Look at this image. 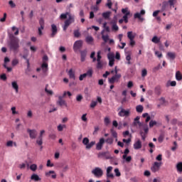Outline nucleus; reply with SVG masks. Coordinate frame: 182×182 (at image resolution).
<instances>
[{
	"label": "nucleus",
	"mask_w": 182,
	"mask_h": 182,
	"mask_svg": "<svg viewBox=\"0 0 182 182\" xmlns=\"http://www.w3.org/2000/svg\"><path fill=\"white\" fill-rule=\"evenodd\" d=\"M9 47L10 50H12L14 53H18V50H19V38L15 37V36H11L10 37Z\"/></svg>",
	"instance_id": "obj_1"
},
{
	"label": "nucleus",
	"mask_w": 182,
	"mask_h": 182,
	"mask_svg": "<svg viewBox=\"0 0 182 182\" xmlns=\"http://www.w3.org/2000/svg\"><path fill=\"white\" fill-rule=\"evenodd\" d=\"M117 72H119L117 66H115V75L108 80L109 83L111 85H113V83L116 82H119L120 77H122V74L117 73Z\"/></svg>",
	"instance_id": "obj_2"
},
{
	"label": "nucleus",
	"mask_w": 182,
	"mask_h": 182,
	"mask_svg": "<svg viewBox=\"0 0 182 182\" xmlns=\"http://www.w3.org/2000/svg\"><path fill=\"white\" fill-rule=\"evenodd\" d=\"M118 110H120L118 112V116H119V117H129L131 114L130 109H125L123 107H119Z\"/></svg>",
	"instance_id": "obj_3"
},
{
	"label": "nucleus",
	"mask_w": 182,
	"mask_h": 182,
	"mask_svg": "<svg viewBox=\"0 0 182 182\" xmlns=\"http://www.w3.org/2000/svg\"><path fill=\"white\" fill-rule=\"evenodd\" d=\"M82 144L84 146H86L85 149H87V150H90V149H92L96 144V141H92L89 143V138L85 137L82 139Z\"/></svg>",
	"instance_id": "obj_4"
},
{
	"label": "nucleus",
	"mask_w": 182,
	"mask_h": 182,
	"mask_svg": "<svg viewBox=\"0 0 182 182\" xmlns=\"http://www.w3.org/2000/svg\"><path fill=\"white\" fill-rule=\"evenodd\" d=\"M98 159H105V160H110L112 159V156H110V153L109 151L100 152L97 154Z\"/></svg>",
	"instance_id": "obj_5"
},
{
	"label": "nucleus",
	"mask_w": 182,
	"mask_h": 182,
	"mask_svg": "<svg viewBox=\"0 0 182 182\" xmlns=\"http://www.w3.org/2000/svg\"><path fill=\"white\" fill-rule=\"evenodd\" d=\"M161 164H163L161 162H154L152 164V166L151 167V170L152 173H157L160 170V168L161 167Z\"/></svg>",
	"instance_id": "obj_6"
},
{
	"label": "nucleus",
	"mask_w": 182,
	"mask_h": 182,
	"mask_svg": "<svg viewBox=\"0 0 182 182\" xmlns=\"http://www.w3.org/2000/svg\"><path fill=\"white\" fill-rule=\"evenodd\" d=\"M87 76L88 77H92V76H93V70L92 69L88 70L87 71V73H85L84 74H81L79 77V80H80V82H82V80L85 79Z\"/></svg>",
	"instance_id": "obj_7"
},
{
	"label": "nucleus",
	"mask_w": 182,
	"mask_h": 182,
	"mask_svg": "<svg viewBox=\"0 0 182 182\" xmlns=\"http://www.w3.org/2000/svg\"><path fill=\"white\" fill-rule=\"evenodd\" d=\"M122 12L124 14V22H125V23H127V22H129V15H130V11H129V8L122 9Z\"/></svg>",
	"instance_id": "obj_8"
},
{
	"label": "nucleus",
	"mask_w": 182,
	"mask_h": 182,
	"mask_svg": "<svg viewBox=\"0 0 182 182\" xmlns=\"http://www.w3.org/2000/svg\"><path fill=\"white\" fill-rule=\"evenodd\" d=\"M92 174L95 176V177H102L103 176V170L102 168L97 167L92 171Z\"/></svg>",
	"instance_id": "obj_9"
},
{
	"label": "nucleus",
	"mask_w": 182,
	"mask_h": 182,
	"mask_svg": "<svg viewBox=\"0 0 182 182\" xmlns=\"http://www.w3.org/2000/svg\"><path fill=\"white\" fill-rule=\"evenodd\" d=\"M43 134H45V130L43 129L40 132V135L36 139V144L38 146H42V144H43Z\"/></svg>",
	"instance_id": "obj_10"
},
{
	"label": "nucleus",
	"mask_w": 182,
	"mask_h": 182,
	"mask_svg": "<svg viewBox=\"0 0 182 182\" xmlns=\"http://www.w3.org/2000/svg\"><path fill=\"white\" fill-rule=\"evenodd\" d=\"M107 58L109 60V66L111 68L113 67V65H114V53H109L107 54Z\"/></svg>",
	"instance_id": "obj_11"
},
{
	"label": "nucleus",
	"mask_w": 182,
	"mask_h": 182,
	"mask_svg": "<svg viewBox=\"0 0 182 182\" xmlns=\"http://www.w3.org/2000/svg\"><path fill=\"white\" fill-rule=\"evenodd\" d=\"M82 46H83V41H82V40L75 41L73 45L74 51L76 52L77 50H79Z\"/></svg>",
	"instance_id": "obj_12"
},
{
	"label": "nucleus",
	"mask_w": 182,
	"mask_h": 182,
	"mask_svg": "<svg viewBox=\"0 0 182 182\" xmlns=\"http://www.w3.org/2000/svg\"><path fill=\"white\" fill-rule=\"evenodd\" d=\"M63 96H59L58 97V100L57 101V105H58V106H60L62 107V106H65V107H68V103H66V101L65 100H63Z\"/></svg>",
	"instance_id": "obj_13"
},
{
	"label": "nucleus",
	"mask_w": 182,
	"mask_h": 182,
	"mask_svg": "<svg viewBox=\"0 0 182 182\" xmlns=\"http://www.w3.org/2000/svg\"><path fill=\"white\" fill-rule=\"evenodd\" d=\"M39 25H40V27L38 28V35L41 36L42 31H43L45 28V21L43 20V18H40Z\"/></svg>",
	"instance_id": "obj_14"
},
{
	"label": "nucleus",
	"mask_w": 182,
	"mask_h": 182,
	"mask_svg": "<svg viewBox=\"0 0 182 182\" xmlns=\"http://www.w3.org/2000/svg\"><path fill=\"white\" fill-rule=\"evenodd\" d=\"M27 132L29 134L30 138L31 139H36V136H38V132L36 129H27Z\"/></svg>",
	"instance_id": "obj_15"
},
{
	"label": "nucleus",
	"mask_w": 182,
	"mask_h": 182,
	"mask_svg": "<svg viewBox=\"0 0 182 182\" xmlns=\"http://www.w3.org/2000/svg\"><path fill=\"white\" fill-rule=\"evenodd\" d=\"M73 22H75V16L69 15L68 19L65 20L64 25L70 26Z\"/></svg>",
	"instance_id": "obj_16"
},
{
	"label": "nucleus",
	"mask_w": 182,
	"mask_h": 182,
	"mask_svg": "<svg viewBox=\"0 0 182 182\" xmlns=\"http://www.w3.org/2000/svg\"><path fill=\"white\" fill-rule=\"evenodd\" d=\"M112 171H113L112 166L107 167V173H106L107 178H114V175L112 173Z\"/></svg>",
	"instance_id": "obj_17"
},
{
	"label": "nucleus",
	"mask_w": 182,
	"mask_h": 182,
	"mask_svg": "<svg viewBox=\"0 0 182 182\" xmlns=\"http://www.w3.org/2000/svg\"><path fill=\"white\" fill-rule=\"evenodd\" d=\"M146 14V11L141 10L140 13H136L134 15V18L139 19V21H144V18H141V15H144Z\"/></svg>",
	"instance_id": "obj_18"
},
{
	"label": "nucleus",
	"mask_w": 182,
	"mask_h": 182,
	"mask_svg": "<svg viewBox=\"0 0 182 182\" xmlns=\"http://www.w3.org/2000/svg\"><path fill=\"white\" fill-rule=\"evenodd\" d=\"M104 144H105V138H101L99 142L96 145V149L102 150Z\"/></svg>",
	"instance_id": "obj_19"
},
{
	"label": "nucleus",
	"mask_w": 182,
	"mask_h": 182,
	"mask_svg": "<svg viewBox=\"0 0 182 182\" xmlns=\"http://www.w3.org/2000/svg\"><path fill=\"white\" fill-rule=\"evenodd\" d=\"M80 52L81 62H85L86 60V56L87 55V50L85 49Z\"/></svg>",
	"instance_id": "obj_20"
},
{
	"label": "nucleus",
	"mask_w": 182,
	"mask_h": 182,
	"mask_svg": "<svg viewBox=\"0 0 182 182\" xmlns=\"http://www.w3.org/2000/svg\"><path fill=\"white\" fill-rule=\"evenodd\" d=\"M45 174L46 177H50L51 176V178H56V173L55 171H49L48 172H46Z\"/></svg>",
	"instance_id": "obj_21"
},
{
	"label": "nucleus",
	"mask_w": 182,
	"mask_h": 182,
	"mask_svg": "<svg viewBox=\"0 0 182 182\" xmlns=\"http://www.w3.org/2000/svg\"><path fill=\"white\" fill-rule=\"evenodd\" d=\"M51 31H52L51 38H53L55 35L58 33V27H56V25L55 24L51 25Z\"/></svg>",
	"instance_id": "obj_22"
},
{
	"label": "nucleus",
	"mask_w": 182,
	"mask_h": 182,
	"mask_svg": "<svg viewBox=\"0 0 182 182\" xmlns=\"http://www.w3.org/2000/svg\"><path fill=\"white\" fill-rule=\"evenodd\" d=\"M11 86L13 89H14L16 93H18L19 92V85H18V82L16 81H13L11 82Z\"/></svg>",
	"instance_id": "obj_23"
},
{
	"label": "nucleus",
	"mask_w": 182,
	"mask_h": 182,
	"mask_svg": "<svg viewBox=\"0 0 182 182\" xmlns=\"http://www.w3.org/2000/svg\"><path fill=\"white\" fill-rule=\"evenodd\" d=\"M141 141L139 139L134 144V150H139V149H141Z\"/></svg>",
	"instance_id": "obj_24"
},
{
	"label": "nucleus",
	"mask_w": 182,
	"mask_h": 182,
	"mask_svg": "<svg viewBox=\"0 0 182 182\" xmlns=\"http://www.w3.org/2000/svg\"><path fill=\"white\" fill-rule=\"evenodd\" d=\"M48 63L46 62H43V64L41 65V69L43 73H46V72H48Z\"/></svg>",
	"instance_id": "obj_25"
},
{
	"label": "nucleus",
	"mask_w": 182,
	"mask_h": 182,
	"mask_svg": "<svg viewBox=\"0 0 182 182\" xmlns=\"http://www.w3.org/2000/svg\"><path fill=\"white\" fill-rule=\"evenodd\" d=\"M134 126H137L139 124V127H141V122H140V117H136L133 123Z\"/></svg>",
	"instance_id": "obj_26"
},
{
	"label": "nucleus",
	"mask_w": 182,
	"mask_h": 182,
	"mask_svg": "<svg viewBox=\"0 0 182 182\" xmlns=\"http://www.w3.org/2000/svg\"><path fill=\"white\" fill-rule=\"evenodd\" d=\"M127 38L129 41H132L136 38V34L133 33V31H128L127 32Z\"/></svg>",
	"instance_id": "obj_27"
},
{
	"label": "nucleus",
	"mask_w": 182,
	"mask_h": 182,
	"mask_svg": "<svg viewBox=\"0 0 182 182\" xmlns=\"http://www.w3.org/2000/svg\"><path fill=\"white\" fill-rule=\"evenodd\" d=\"M154 92L158 95L160 96L161 95V87L160 85H158L155 87L154 88Z\"/></svg>",
	"instance_id": "obj_28"
},
{
	"label": "nucleus",
	"mask_w": 182,
	"mask_h": 182,
	"mask_svg": "<svg viewBox=\"0 0 182 182\" xmlns=\"http://www.w3.org/2000/svg\"><path fill=\"white\" fill-rule=\"evenodd\" d=\"M160 40L161 38L157 37V36H154L152 39H151V42H153V43H160Z\"/></svg>",
	"instance_id": "obj_29"
},
{
	"label": "nucleus",
	"mask_w": 182,
	"mask_h": 182,
	"mask_svg": "<svg viewBox=\"0 0 182 182\" xmlns=\"http://www.w3.org/2000/svg\"><path fill=\"white\" fill-rule=\"evenodd\" d=\"M68 75H69L70 79H73V80L75 79V72H73V70H72V69L69 70Z\"/></svg>",
	"instance_id": "obj_30"
},
{
	"label": "nucleus",
	"mask_w": 182,
	"mask_h": 182,
	"mask_svg": "<svg viewBox=\"0 0 182 182\" xmlns=\"http://www.w3.org/2000/svg\"><path fill=\"white\" fill-rule=\"evenodd\" d=\"M110 133L112 134V137H114V139H116V141H117V132L114 131V129H111Z\"/></svg>",
	"instance_id": "obj_31"
},
{
	"label": "nucleus",
	"mask_w": 182,
	"mask_h": 182,
	"mask_svg": "<svg viewBox=\"0 0 182 182\" xmlns=\"http://www.w3.org/2000/svg\"><path fill=\"white\" fill-rule=\"evenodd\" d=\"M31 178L32 180H34V181H41V178H39V176H38L36 173H33L31 176Z\"/></svg>",
	"instance_id": "obj_32"
},
{
	"label": "nucleus",
	"mask_w": 182,
	"mask_h": 182,
	"mask_svg": "<svg viewBox=\"0 0 182 182\" xmlns=\"http://www.w3.org/2000/svg\"><path fill=\"white\" fill-rule=\"evenodd\" d=\"M110 14H112L110 11L104 12L102 13V17L105 18V19H109V18H110Z\"/></svg>",
	"instance_id": "obj_33"
},
{
	"label": "nucleus",
	"mask_w": 182,
	"mask_h": 182,
	"mask_svg": "<svg viewBox=\"0 0 182 182\" xmlns=\"http://www.w3.org/2000/svg\"><path fill=\"white\" fill-rule=\"evenodd\" d=\"M176 80H182V75H181V73H180V71H177L176 73Z\"/></svg>",
	"instance_id": "obj_34"
},
{
	"label": "nucleus",
	"mask_w": 182,
	"mask_h": 182,
	"mask_svg": "<svg viewBox=\"0 0 182 182\" xmlns=\"http://www.w3.org/2000/svg\"><path fill=\"white\" fill-rule=\"evenodd\" d=\"M144 109V107H143L142 105H138L136 107V110L137 113H143Z\"/></svg>",
	"instance_id": "obj_35"
},
{
	"label": "nucleus",
	"mask_w": 182,
	"mask_h": 182,
	"mask_svg": "<svg viewBox=\"0 0 182 182\" xmlns=\"http://www.w3.org/2000/svg\"><path fill=\"white\" fill-rule=\"evenodd\" d=\"M167 56L169 57L170 59L174 60L176 59V53L168 52Z\"/></svg>",
	"instance_id": "obj_36"
},
{
	"label": "nucleus",
	"mask_w": 182,
	"mask_h": 182,
	"mask_svg": "<svg viewBox=\"0 0 182 182\" xmlns=\"http://www.w3.org/2000/svg\"><path fill=\"white\" fill-rule=\"evenodd\" d=\"M69 15H72V14H70L69 12H66L65 14H62L60 16V19H66L68 18V16L69 18Z\"/></svg>",
	"instance_id": "obj_37"
},
{
	"label": "nucleus",
	"mask_w": 182,
	"mask_h": 182,
	"mask_svg": "<svg viewBox=\"0 0 182 182\" xmlns=\"http://www.w3.org/2000/svg\"><path fill=\"white\" fill-rule=\"evenodd\" d=\"M176 169L179 173L182 172V162H179L176 164Z\"/></svg>",
	"instance_id": "obj_38"
},
{
	"label": "nucleus",
	"mask_w": 182,
	"mask_h": 182,
	"mask_svg": "<svg viewBox=\"0 0 182 182\" xmlns=\"http://www.w3.org/2000/svg\"><path fill=\"white\" fill-rule=\"evenodd\" d=\"M85 41L87 42V43H91L92 42H93V37H92V36H88L85 38Z\"/></svg>",
	"instance_id": "obj_39"
},
{
	"label": "nucleus",
	"mask_w": 182,
	"mask_h": 182,
	"mask_svg": "<svg viewBox=\"0 0 182 182\" xmlns=\"http://www.w3.org/2000/svg\"><path fill=\"white\" fill-rule=\"evenodd\" d=\"M30 170H31V171H36V170H38V166L35 164H33L30 166Z\"/></svg>",
	"instance_id": "obj_40"
},
{
	"label": "nucleus",
	"mask_w": 182,
	"mask_h": 182,
	"mask_svg": "<svg viewBox=\"0 0 182 182\" xmlns=\"http://www.w3.org/2000/svg\"><path fill=\"white\" fill-rule=\"evenodd\" d=\"M11 31H13V32H14V31H16L15 32H14V35L16 36H18V35H19V29H18V28H16V26H13L12 28H11Z\"/></svg>",
	"instance_id": "obj_41"
},
{
	"label": "nucleus",
	"mask_w": 182,
	"mask_h": 182,
	"mask_svg": "<svg viewBox=\"0 0 182 182\" xmlns=\"http://www.w3.org/2000/svg\"><path fill=\"white\" fill-rule=\"evenodd\" d=\"M65 124H59L57 127L58 132H63V129H65Z\"/></svg>",
	"instance_id": "obj_42"
},
{
	"label": "nucleus",
	"mask_w": 182,
	"mask_h": 182,
	"mask_svg": "<svg viewBox=\"0 0 182 182\" xmlns=\"http://www.w3.org/2000/svg\"><path fill=\"white\" fill-rule=\"evenodd\" d=\"M129 153H130V150H129V149L127 148L124 151V155L122 156V158L124 159V160L127 157V155Z\"/></svg>",
	"instance_id": "obj_43"
},
{
	"label": "nucleus",
	"mask_w": 182,
	"mask_h": 182,
	"mask_svg": "<svg viewBox=\"0 0 182 182\" xmlns=\"http://www.w3.org/2000/svg\"><path fill=\"white\" fill-rule=\"evenodd\" d=\"M126 60H127V65H132V62H130L132 60V55L130 54L126 56Z\"/></svg>",
	"instance_id": "obj_44"
},
{
	"label": "nucleus",
	"mask_w": 182,
	"mask_h": 182,
	"mask_svg": "<svg viewBox=\"0 0 182 182\" xmlns=\"http://www.w3.org/2000/svg\"><path fill=\"white\" fill-rule=\"evenodd\" d=\"M106 143H107V144H113V141H114V139L113 138H107L105 140Z\"/></svg>",
	"instance_id": "obj_45"
},
{
	"label": "nucleus",
	"mask_w": 182,
	"mask_h": 182,
	"mask_svg": "<svg viewBox=\"0 0 182 182\" xmlns=\"http://www.w3.org/2000/svg\"><path fill=\"white\" fill-rule=\"evenodd\" d=\"M103 28H104V29H105L106 32H110V28L109 26H107V22H105L103 23Z\"/></svg>",
	"instance_id": "obj_46"
},
{
	"label": "nucleus",
	"mask_w": 182,
	"mask_h": 182,
	"mask_svg": "<svg viewBox=\"0 0 182 182\" xmlns=\"http://www.w3.org/2000/svg\"><path fill=\"white\" fill-rule=\"evenodd\" d=\"M102 55V51H98L97 52V62L102 61L101 60H102V55Z\"/></svg>",
	"instance_id": "obj_47"
},
{
	"label": "nucleus",
	"mask_w": 182,
	"mask_h": 182,
	"mask_svg": "<svg viewBox=\"0 0 182 182\" xmlns=\"http://www.w3.org/2000/svg\"><path fill=\"white\" fill-rule=\"evenodd\" d=\"M104 122L106 126H108L109 124H110V118L106 117L104 119Z\"/></svg>",
	"instance_id": "obj_48"
},
{
	"label": "nucleus",
	"mask_w": 182,
	"mask_h": 182,
	"mask_svg": "<svg viewBox=\"0 0 182 182\" xmlns=\"http://www.w3.org/2000/svg\"><path fill=\"white\" fill-rule=\"evenodd\" d=\"M156 124H157V122L154 121V120H151L149 122V127H154V126H156Z\"/></svg>",
	"instance_id": "obj_49"
},
{
	"label": "nucleus",
	"mask_w": 182,
	"mask_h": 182,
	"mask_svg": "<svg viewBox=\"0 0 182 182\" xmlns=\"http://www.w3.org/2000/svg\"><path fill=\"white\" fill-rule=\"evenodd\" d=\"M69 170V165L68 164H65V166L63 167V173H66V171H68Z\"/></svg>",
	"instance_id": "obj_50"
},
{
	"label": "nucleus",
	"mask_w": 182,
	"mask_h": 182,
	"mask_svg": "<svg viewBox=\"0 0 182 182\" xmlns=\"http://www.w3.org/2000/svg\"><path fill=\"white\" fill-rule=\"evenodd\" d=\"M114 173H115V176L117 177H120V176H122V173H120V171L117 168L114 169Z\"/></svg>",
	"instance_id": "obj_51"
},
{
	"label": "nucleus",
	"mask_w": 182,
	"mask_h": 182,
	"mask_svg": "<svg viewBox=\"0 0 182 182\" xmlns=\"http://www.w3.org/2000/svg\"><path fill=\"white\" fill-rule=\"evenodd\" d=\"M163 140H164V134H161L158 138V141L159 143H163Z\"/></svg>",
	"instance_id": "obj_52"
},
{
	"label": "nucleus",
	"mask_w": 182,
	"mask_h": 182,
	"mask_svg": "<svg viewBox=\"0 0 182 182\" xmlns=\"http://www.w3.org/2000/svg\"><path fill=\"white\" fill-rule=\"evenodd\" d=\"M74 36L75 38H79V36H80V32H79V30L74 31Z\"/></svg>",
	"instance_id": "obj_53"
},
{
	"label": "nucleus",
	"mask_w": 182,
	"mask_h": 182,
	"mask_svg": "<svg viewBox=\"0 0 182 182\" xmlns=\"http://www.w3.org/2000/svg\"><path fill=\"white\" fill-rule=\"evenodd\" d=\"M102 68H103V64L102 63V61H97V69H102Z\"/></svg>",
	"instance_id": "obj_54"
},
{
	"label": "nucleus",
	"mask_w": 182,
	"mask_h": 182,
	"mask_svg": "<svg viewBox=\"0 0 182 182\" xmlns=\"http://www.w3.org/2000/svg\"><path fill=\"white\" fill-rule=\"evenodd\" d=\"M146 76H147V70L144 69L141 71V77H146Z\"/></svg>",
	"instance_id": "obj_55"
},
{
	"label": "nucleus",
	"mask_w": 182,
	"mask_h": 182,
	"mask_svg": "<svg viewBox=\"0 0 182 182\" xmlns=\"http://www.w3.org/2000/svg\"><path fill=\"white\" fill-rule=\"evenodd\" d=\"M18 63H19V60H18V59H14L12 60L11 65H12V66H16V65H18Z\"/></svg>",
	"instance_id": "obj_56"
},
{
	"label": "nucleus",
	"mask_w": 182,
	"mask_h": 182,
	"mask_svg": "<svg viewBox=\"0 0 182 182\" xmlns=\"http://www.w3.org/2000/svg\"><path fill=\"white\" fill-rule=\"evenodd\" d=\"M102 38L103 39L104 42H107L109 41V36L108 35H102Z\"/></svg>",
	"instance_id": "obj_57"
},
{
	"label": "nucleus",
	"mask_w": 182,
	"mask_h": 182,
	"mask_svg": "<svg viewBox=\"0 0 182 182\" xmlns=\"http://www.w3.org/2000/svg\"><path fill=\"white\" fill-rule=\"evenodd\" d=\"M108 3L106 4V6L109 8V9H112V5H113V3H112V0H107Z\"/></svg>",
	"instance_id": "obj_58"
},
{
	"label": "nucleus",
	"mask_w": 182,
	"mask_h": 182,
	"mask_svg": "<svg viewBox=\"0 0 182 182\" xmlns=\"http://www.w3.org/2000/svg\"><path fill=\"white\" fill-rule=\"evenodd\" d=\"M49 139H51V140H55L56 139V134L53 133L50 134Z\"/></svg>",
	"instance_id": "obj_59"
},
{
	"label": "nucleus",
	"mask_w": 182,
	"mask_h": 182,
	"mask_svg": "<svg viewBox=\"0 0 182 182\" xmlns=\"http://www.w3.org/2000/svg\"><path fill=\"white\" fill-rule=\"evenodd\" d=\"M82 100H83V96H82V95H79L76 97L77 102H82Z\"/></svg>",
	"instance_id": "obj_60"
},
{
	"label": "nucleus",
	"mask_w": 182,
	"mask_h": 182,
	"mask_svg": "<svg viewBox=\"0 0 182 182\" xmlns=\"http://www.w3.org/2000/svg\"><path fill=\"white\" fill-rule=\"evenodd\" d=\"M144 134H147V133H149V126L147 125H144Z\"/></svg>",
	"instance_id": "obj_61"
},
{
	"label": "nucleus",
	"mask_w": 182,
	"mask_h": 182,
	"mask_svg": "<svg viewBox=\"0 0 182 182\" xmlns=\"http://www.w3.org/2000/svg\"><path fill=\"white\" fill-rule=\"evenodd\" d=\"M140 136L142 139V140H146V134H144V132H143L142 131H140Z\"/></svg>",
	"instance_id": "obj_62"
},
{
	"label": "nucleus",
	"mask_w": 182,
	"mask_h": 182,
	"mask_svg": "<svg viewBox=\"0 0 182 182\" xmlns=\"http://www.w3.org/2000/svg\"><path fill=\"white\" fill-rule=\"evenodd\" d=\"M155 55L157 58H163V54L160 51H156Z\"/></svg>",
	"instance_id": "obj_63"
},
{
	"label": "nucleus",
	"mask_w": 182,
	"mask_h": 182,
	"mask_svg": "<svg viewBox=\"0 0 182 182\" xmlns=\"http://www.w3.org/2000/svg\"><path fill=\"white\" fill-rule=\"evenodd\" d=\"M0 79L1 80H6V74H2V75H0Z\"/></svg>",
	"instance_id": "obj_64"
}]
</instances>
